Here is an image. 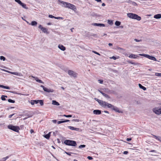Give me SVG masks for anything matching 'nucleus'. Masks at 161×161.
Returning a JSON list of instances; mask_svg holds the SVG:
<instances>
[{"label":"nucleus","mask_w":161,"mask_h":161,"mask_svg":"<svg viewBox=\"0 0 161 161\" xmlns=\"http://www.w3.org/2000/svg\"><path fill=\"white\" fill-rule=\"evenodd\" d=\"M69 120H66L64 121H59L57 122V123L58 124H59L62 123L69 122Z\"/></svg>","instance_id":"21"},{"label":"nucleus","mask_w":161,"mask_h":161,"mask_svg":"<svg viewBox=\"0 0 161 161\" xmlns=\"http://www.w3.org/2000/svg\"><path fill=\"white\" fill-rule=\"evenodd\" d=\"M153 137L155 139L161 142V137L159 136H157L155 135H152Z\"/></svg>","instance_id":"15"},{"label":"nucleus","mask_w":161,"mask_h":161,"mask_svg":"<svg viewBox=\"0 0 161 161\" xmlns=\"http://www.w3.org/2000/svg\"><path fill=\"white\" fill-rule=\"evenodd\" d=\"M52 121L53 123H55L57 122V120H52Z\"/></svg>","instance_id":"56"},{"label":"nucleus","mask_w":161,"mask_h":161,"mask_svg":"<svg viewBox=\"0 0 161 161\" xmlns=\"http://www.w3.org/2000/svg\"><path fill=\"white\" fill-rule=\"evenodd\" d=\"M128 151H125L123 153L124 154H128Z\"/></svg>","instance_id":"51"},{"label":"nucleus","mask_w":161,"mask_h":161,"mask_svg":"<svg viewBox=\"0 0 161 161\" xmlns=\"http://www.w3.org/2000/svg\"><path fill=\"white\" fill-rule=\"evenodd\" d=\"M0 87H2L3 88L6 89H9L10 88L8 86H5L2 85H0Z\"/></svg>","instance_id":"24"},{"label":"nucleus","mask_w":161,"mask_h":161,"mask_svg":"<svg viewBox=\"0 0 161 161\" xmlns=\"http://www.w3.org/2000/svg\"><path fill=\"white\" fill-rule=\"evenodd\" d=\"M129 57L130 58H136L138 57V56L136 55L131 54L129 56Z\"/></svg>","instance_id":"11"},{"label":"nucleus","mask_w":161,"mask_h":161,"mask_svg":"<svg viewBox=\"0 0 161 161\" xmlns=\"http://www.w3.org/2000/svg\"><path fill=\"white\" fill-rule=\"evenodd\" d=\"M134 40L136 42H140V41H142L141 40H138V39H134Z\"/></svg>","instance_id":"48"},{"label":"nucleus","mask_w":161,"mask_h":161,"mask_svg":"<svg viewBox=\"0 0 161 161\" xmlns=\"http://www.w3.org/2000/svg\"><path fill=\"white\" fill-rule=\"evenodd\" d=\"M14 114H10V115H9L8 116V117L9 118H10L12 117Z\"/></svg>","instance_id":"53"},{"label":"nucleus","mask_w":161,"mask_h":161,"mask_svg":"<svg viewBox=\"0 0 161 161\" xmlns=\"http://www.w3.org/2000/svg\"><path fill=\"white\" fill-rule=\"evenodd\" d=\"M38 27L39 29H41V30H42V29L44 28V27H43L41 25H40Z\"/></svg>","instance_id":"45"},{"label":"nucleus","mask_w":161,"mask_h":161,"mask_svg":"<svg viewBox=\"0 0 161 161\" xmlns=\"http://www.w3.org/2000/svg\"><path fill=\"white\" fill-rule=\"evenodd\" d=\"M52 103L53 105L56 106H58L60 105L59 103L55 100H53Z\"/></svg>","instance_id":"18"},{"label":"nucleus","mask_w":161,"mask_h":161,"mask_svg":"<svg viewBox=\"0 0 161 161\" xmlns=\"http://www.w3.org/2000/svg\"><path fill=\"white\" fill-rule=\"evenodd\" d=\"M93 113L96 115L100 114L101 113V111L99 110H95L93 111Z\"/></svg>","instance_id":"12"},{"label":"nucleus","mask_w":161,"mask_h":161,"mask_svg":"<svg viewBox=\"0 0 161 161\" xmlns=\"http://www.w3.org/2000/svg\"><path fill=\"white\" fill-rule=\"evenodd\" d=\"M92 52L93 53H94L96 54H97L98 55H100V54L98 53L97 52L95 51H93V50L92 51Z\"/></svg>","instance_id":"42"},{"label":"nucleus","mask_w":161,"mask_h":161,"mask_svg":"<svg viewBox=\"0 0 161 161\" xmlns=\"http://www.w3.org/2000/svg\"><path fill=\"white\" fill-rule=\"evenodd\" d=\"M5 97H7V96L3 95L1 97V98L2 100L5 101L6 100Z\"/></svg>","instance_id":"27"},{"label":"nucleus","mask_w":161,"mask_h":161,"mask_svg":"<svg viewBox=\"0 0 161 161\" xmlns=\"http://www.w3.org/2000/svg\"><path fill=\"white\" fill-rule=\"evenodd\" d=\"M128 62L129 63H130V64H132L135 65H137L138 64V63H136L135 62H132V61H128Z\"/></svg>","instance_id":"33"},{"label":"nucleus","mask_w":161,"mask_h":161,"mask_svg":"<svg viewBox=\"0 0 161 161\" xmlns=\"http://www.w3.org/2000/svg\"><path fill=\"white\" fill-rule=\"evenodd\" d=\"M153 112L157 114H161V107H156L153 109Z\"/></svg>","instance_id":"6"},{"label":"nucleus","mask_w":161,"mask_h":161,"mask_svg":"<svg viewBox=\"0 0 161 161\" xmlns=\"http://www.w3.org/2000/svg\"><path fill=\"white\" fill-rule=\"evenodd\" d=\"M15 1L17 3H18L20 5L22 3V2L20 0H15Z\"/></svg>","instance_id":"37"},{"label":"nucleus","mask_w":161,"mask_h":161,"mask_svg":"<svg viewBox=\"0 0 161 161\" xmlns=\"http://www.w3.org/2000/svg\"><path fill=\"white\" fill-rule=\"evenodd\" d=\"M85 147H86V145H80L79 146V148H82Z\"/></svg>","instance_id":"39"},{"label":"nucleus","mask_w":161,"mask_h":161,"mask_svg":"<svg viewBox=\"0 0 161 161\" xmlns=\"http://www.w3.org/2000/svg\"><path fill=\"white\" fill-rule=\"evenodd\" d=\"M42 30L44 33H47V30L44 27Z\"/></svg>","instance_id":"34"},{"label":"nucleus","mask_w":161,"mask_h":161,"mask_svg":"<svg viewBox=\"0 0 161 161\" xmlns=\"http://www.w3.org/2000/svg\"><path fill=\"white\" fill-rule=\"evenodd\" d=\"M119 58V56H117V57H116L114 56H113L112 57H110V59H113L114 60H116V59Z\"/></svg>","instance_id":"31"},{"label":"nucleus","mask_w":161,"mask_h":161,"mask_svg":"<svg viewBox=\"0 0 161 161\" xmlns=\"http://www.w3.org/2000/svg\"><path fill=\"white\" fill-rule=\"evenodd\" d=\"M49 17L51 18H55V17L52 15H48Z\"/></svg>","instance_id":"41"},{"label":"nucleus","mask_w":161,"mask_h":161,"mask_svg":"<svg viewBox=\"0 0 161 161\" xmlns=\"http://www.w3.org/2000/svg\"><path fill=\"white\" fill-rule=\"evenodd\" d=\"M104 112L105 113H108V111H104Z\"/></svg>","instance_id":"63"},{"label":"nucleus","mask_w":161,"mask_h":161,"mask_svg":"<svg viewBox=\"0 0 161 161\" xmlns=\"http://www.w3.org/2000/svg\"><path fill=\"white\" fill-rule=\"evenodd\" d=\"M138 85L139 87L140 88L142 89L144 91H145L146 90V88L145 87L142 86L141 84H139Z\"/></svg>","instance_id":"22"},{"label":"nucleus","mask_w":161,"mask_h":161,"mask_svg":"<svg viewBox=\"0 0 161 161\" xmlns=\"http://www.w3.org/2000/svg\"><path fill=\"white\" fill-rule=\"evenodd\" d=\"M68 128L69 129H70L72 130H77L78 129V128H75V127H74L73 126H68Z\"/></svg>","instance_id":"23"},{"label":"nucleus","mask_w":161,"mask_h":161,"mask_svg":"<svg viewBox=\"0 0 161 161\" xmlns=\"http://www.w3.org/2000/svg\"><path fill=\"white\" fill-rule=\"evenodd\" d=\"M58 2L64 5L63 6L65 8H68L71 9L74 11H76V6L73 4L60 0H58Z\"/></svg>","instance_id":"1"},{"label":"nucleus","mask_w":161,"mask_h":161,"mask_svg":"<svg viewBox=\"0 0 161 161\" xmlns=\"http://www.w3.org/2000/svg\"><path fill=\"white\" fill-rule=\"evenodd\" d=\"M8 101L9 103H15V101L14 100H12L11 99H8Z\"/></svg>","instance_id":"36"},{"label":"nucleus","mask_w":161,"mask_h":161,"mask_svg":"<svg viewBox=\"0 0 161 161\" xmlns=\"http://www.w3.org/2000/svg\"><path fill=\"white\" fill-rule=\"evenodd\" d=\"M58 47L62 51H64L66 49V48L63 45H62L59 44L58 45Z\"/></svg>","instance_id":"13"},{"label":"nucleus","mask_w":161,"mask_h":161,"mask_svg":"<svg viewBox=\"0 0 161 161\" xmlns=\"http://www.w3.org/2000/svg\"><path fill=\"white\" fill-rule=\"evenodd\" d=\"M94 25L97 26H105V25L103 24L94 23Z\"/></svg>","instance_id":"26"},{"label":"nucleus","mask_w":161,"mask_h":161,"mask_svg":"<svg viewBox=\"0 0 161 161\" xmlns=\"http://www.w3.org/2000/svg\"><path fill=\"white\" fill-rule=\"evenodd\" d=\"M24 127V125H21L20 126V127L21 128H23V127Z\"/></svg>","instance_id":"57"},{"label":"nucleus","mask_w":161,"mask_h":161,"mask_svg":"<svg viewBox=\"0 0 161 161\" xmlns=\"http://www.w3.org/2000/svg\"><path fill=\"white\" fill-rule=\"evenodd\" d=\"M23 8H24L27 9L28 8V7H26V4L22 3L20 5Z\"/></svg>","instance_id":"25"},{"label":"nucleus","mask_w":161,"mask_h":161,"mask_svg":"<svg viewBox=\"0 0 161 161\" xmlns=\"http://www.w3.org/2000/svg\"><path fill=\"white\" fill-rule=\"evenodd\" d=\"M37 24V22L35 21H32L31 22V25L33 26L36 25Z\"/></svg>","instance_id":"30"},{"label":"nucleus","mask_w":161,"mask_h":161,"mask_svg":"<svg viewBox=\"0 0 161 161\" xmlns=\"http://www.w3.org/2000/svg\"><path fill=\"white\" fill-rule=\"evenodd\" d=\"M64 143L65 144L69 146L75 147L77 145V144L75 141L70 140H65L64 141Z\"/></svg>","instance_id":"3"},{"label":"nucleus","mask_w":161,"mask_h":161,"mask_svg":"<svg viewBox=\"0 0 161 161\" xmlns=\"http://www.w3.org/2000/svg\"><path fill=\"white\" fill-rule=\"evenodd\" d=\"M99 82L101 84H103V80H98Z\"/></svg>","instance_id":"47"},{"label":"nucleus","mask_w":161,"mask_h":161,"mask_svg":"<svg viewBox=\"0 0 161 161\" xmlns=\"http://www.w3.org/2000/svg\"><path fill=\"white\" fill-rule=\"evenodd\" d=\"M55 19H63V18L62 17H55Z\"/></svg>","instance_id":"44"},{"label":"nucleus","mask_w":161,"mask_h":161,"mask_svg":"<svg viewBox=\"0 0 161 161\" xmlns=\"http://www.w3.org/2000/svg\"><path fill=\"white\" fill-rule=\"evenodd\" d=\"M154 18L157 19H158L161 18V14H158L156 15H155L154 16Z\"/></svg>","instance_id":"17"},{"label":"nucleus","mask_w":161,"mask_h":161,"mask_svg":"<svg viewBox=\"0 0 161 161\" xmlns=\"http://www.w3.org/2000/svg\"><path fill=\"white\" fill-rule=\"evenodd\" d=\"M37 103H39L41 106H42L43 105V104H44L43 100H37Z\"/></svg>","instance_id":"20"},{"label":"nucleus","mask_w":161,"mask_h":161,"mask_svg":"<svg viewBox=\"0 0 161 161\" xmlns=\"http://www.w3.org/2000/svg\"><path fill=\"white\" fill-rule=\"evenodd\" d=\"M108 45H109V46H112V45H113V44H112V43H109L108 44Z\"/></svg>","instance_id":"60"},{"label":"nucleus","mask_w":161,"mask_h":161,"mask_svg":"<svg viewBox=\"0 0 161 161\" xmlns=\"http://www.w3.org/2000/svg\"><path fill=\"white\" fill-rule=\"evenodd\" d=\"M126 140L127 141H130L131 140V138H127Z\"/></svg>","instance_id":"52"},{"label":"nucleus","mask_w":161,"mask_h":161,"mask_svg":"<svg viewBox=\"0 0 161 161\" xmlns=\"http://www.w3.org/2000/svg\"><path fill=\"white\" fill-rule=\"evenodd\" d=\"M108 23L110 24H113L112 21L111 20H108Z\"/></svg>","instance_id":"50"},{"label":"nucleus","mask_w":161,"mask_h":161,"mask_svg":"<svg viewBox=\"0 0 161 161\" xmlns=\"http://www.w3.org/2000/svg\"><path fill=\"white\" fill-rule=\"evenodd\" d=\"M150 152H155V153H156V151L154 150H152L150 151Z\"/></svg>","instance_id":"55"},{"label":"nucleus","mask_w":161,"mask_h":161,"mask_svg":"<svg viewBox=\"0 0 161 161\" xmlns=\"http://www.w3.org/2000/svg\"><path fill=\"white\" fill-rule=\"evenodd\" d=\"M8 128L16 132H18L20 128L19 126L9 125L8 126Z\"/></svg>","instance_id":"4"},{"label":"nucleus","mask_w":161,"mask_h":161,"mask_svg":"<svg viewBox=\"0 0 161 161\" xmlns=\"http://www.w3.org/2000/svg\"><path fill=\"white\" fill-rule=\"evenodd\" d=\"M127 16L129 18L136 19L138 21H140L141 19V18L136 14L132 13H129L127 14Z\"/></svg>","instance_id":"2"},{"label":"nucleus","mask_w":161,"mask_h":161,"mask_svg":"<svg viewBox=\"0 0 161 161\" xmlns=\"http://www.w3.org/2000/svg\"><path fill=\"white\" fill-rule=\"evenodd\" d=\"M95 99L98 102V101L99 102H100V101H99L100 100H98V99H97V98H95Z\"/></svg>","instance_id":"64"},{"label":"nucleus","mask_w":161,"mask_h":161,"mask_svg":"<svg viewBox=\"0 0 161 161\" xmlns=\"http://www.w3.org/2000/svg\"><path fill=\"white\" fill-rule=\"evenodd\" d=\"M47 25H52V23H47Z\"/></svg>","instance_id":"59"},{"label":"nucleus","mask_w":161,"mask_h":161,"mask_svg":"<svg viewBox=\"0 0 161 161\" xmlns=\"http://www.w3.org/2000/svg\"><path fill=\"white\" fill-rule=\"evenodd\" d=\"M108 108H111L112 109L114 106L112 105L111 104L108 103L107 104V106Z\"/></svg>","instance_id":"28"},{"label":"nucleus","mask_w":161,"mask_h":161,"mask_svg":"<svg viewBox=\"0 0 161 161\" xmlns=\"http://www.w3.org/2000/svg\"><path fill=\"white\" fill-rule=\"evenodd\" d=\"M63 116L65 117H72V115H66L65 114H64L63 115Z\"/></svg>","instance_id":"38"},{"label":"nucleus","mask_w":161,"mask_h":161,"mask_svg":"<svg viewBox=\"0 0 161 161\" xmlns=\"http://www.w3.org/2000/svg\"><path fill=\"white\" fill-rule=\"evenodd\" d=\"M8 158V156H7L4 158L5 160L7 159Z\"/></svg>","instance_id":"58"},{"label":"nucleus","mask_w":161,"mask_h":161,"mask_svg":"<svg viewBox=\"0 0 161 161\" xmlns=\"http://www.w3.org/2000/svg\"><path fill=\"white\" fill-rule=\"evenodd\" d=\"M40 86L42 88L44 91L47 92H54V90L53 89H48L47 88L45 87L43 85H41Z\"/></svg>","instance_id":"8"},{"label":"nucleus","mask_w":161,"mask_h":161,"mask_svg":"<svg viewBox=\"0 0 161 161\" xmlns=\"http://www.w3.org/2000/svg\"><path fill=\"white\" fill-rule=\"evenodd\" d=\"M120 24L121 22L118 21H116L115 22V25L117 26L120 25Z\"/></svg>","instance_id":"32"},{"label":"nucleus","mask_w":161,"mask_h":161,"mask_svg":"<svg viewBox=\"0 0 161 161\" xmlns=\"http://www.w3.org/2000/svg\"><path fill=\"white\" fill-rule=\"evenodd\" d=\"M102 6H105V4L104 3H103L102 4Z\"/></svg>","instance_id":"61"},{"label":"nucleus","mask_w":161,"mask_h":161,"mask_svg":"<svg viewBox=\"0 0 161 161\" xmlns=\"http://www.w3.org/2000/svg\"><path fill=\"white\" fill-rule=\"evenodd\" d=\"M34 132V131L33 129H31L30 130V133L31 134L32 133H33Z\"/></svg>","instance_id":"54"},{"label":"nucleus","mask_w":161,"mask_h":161,"mask_svg":"<svg viewBox=\"0 0 161 161\" xmlns=\"http://www.w3.org/2000/svg\"><path fill=\"white\" fill-rule=\"evenodd\" d=\"M68 73L69 75H70L71 76H72L75 78L76 77L77 75V74L76 73L70 70H69L68 71Z\"/></svg>","instance_id":"7"},{"label":"nucleus","mask_w":161,"mask_h":161,"mask_svg":"<svg viewBox=\"0 0 161 161\" xmlns=\"http://www.w3.org/2000/svg\"><path fill=\"white\" fill-rule=\"evenodd\" d=\"M8 72L12 74L18 75V76H23L22 74L21 73H19L18 72Z\"/></svg>","instance_id":"10"},{"label":"nucleus","mask_w":161,"mask_h":161,"mask_svg":"<svg viewBox=\"0 0 161 161\" xmlns=\"http://www.w3.org/2000/svg\"><path fill=\"white\" fill-rule=\"evenodd\" d=\"M103 96L104 97H105L106 98H110V97L108 95H107L105 93L103 94Z\"/></svg>","instance_id":"35"},{"label":"nucleus","mask_w":161,"mask_h":161,"mask_svg":"<svg viewBox=\"0 0 161 161\" xmlns=\"http://www.w3.org/2000/svg\"><path fill=\"white\" fill-rule=\"evenodd\" d=\"M100 92L103 95V94H104V93L103 92L101 91H100Z\"/></svg>","instance_id":"62"},{"label":"nucleus","mask_w":161,"mask_h":161,"mask_svg":"<svg viewBox=\"0 0 161 161\" xmlns=\"http://www.w3.org/2000/svg\"><path fill=\"white\" fill-rule=\"evenodd\" d=\"M73 121L75 122H79V120L78 119H74L73 120Z\"/></svg>","instance_id":"49"},{"label":"nucleus","mask_w":161,"mask_h":161,"mask_svg":"<svg viewBox=\"0 0 161 161\" xmlns=\"http://www.w3.org/2000/svg\"><path fill=\"white\" fill-rule=\"evenodd\" d=\"M30 103L32 105H34L35 104H37V100H31V101Z\"/></svg>","instance_id":"19"},{"label":"nucleus","mask_w":161,"mask_h":161,"mask_svg":"<svg viewBox=\"0 0 161 161\" xmlns=\"http://www.w3.org/2000/svg\"><path fill=\"white\" fill-rule=\"evenodd\" d=\"M87 158L89 159V160H92L93 159V158L92 157L89 156L87 157Z\"/></svg>","instance_id":"46"},{"label":"nucleus","mask_w":161,"mask_h":161,"mask_svg":"<svg viewBox=\"0 0 161 161\" xmlns=\"http://www.w3.org/2000/svg\"><path fill=\"white\" fill-rule=\"evenodd\" d=\"M0 59H1V60H3V61H4L5 60V57H4L3 56H1L0 57Z\"/></svg>","instance_id":"40"},{"label":"nucleus","mask_w":161,"mask_h":161,"mask_svg":"<svg viewBox=\"0 0 161 161\" xmlns=\"http://www.w3.org/2000/svg\"><path fill=\"white\" fill-rule=\"evenodd\" d=\"M139 55L141 56H143L146 58H148L152 60H153L155 61H157V59L155 57L150 56L149 55H147V54H144V53L140 54H139Z\"/></svg>","instance_id":"5"},{"label":"nucleus","mask_w":161,"mask_h":161,"mask_svg":"<svg viewBox=\"0 0 161 161\" xmlns=\"http://www.w3.org/2000/svg\"><path fill=\"white\" fill-rule=\"evenodd\" d=\"M32 77L34 78L37 82H38L39 83H43V82H42V80H41L38 79V78L37 77L33 76H32Z\"/></svg>","instance_id":"14"},{"label":"nucleus","mask_w":161,"mask_h":161,"mask_svg":"<svg viewBox=\"0 0 161 161\" xmlns=\"http://www.w3.org/2000/svg\"><path fill=\"white\" fill-rule=\"evenodd\" d=\"M100 102L98 101V102L99 104H100L101 105L103 106L104 107H106L107 106V104L108 103H107L104 102L101 100L99 101Z\"/></svg>","instance_id":"9"},{"label":"nucleus","mask_w":161,"mask_h":161,"mask_svg":"<svg viewBox=\"0 0 161 161\" xmlns=\"http://www.w3.org/2000/svg\"><path fill=\"white\" fill-rule=\"evenodd\" d=\"M155 75L158 76H161V73H156Z\"/></svg>","instance_id":"43"},{"label":"nucleus","mask_w":161,"mask_h":161,"mask_svg":"<svg viewBox=\"0 0 161 161\" xmlns=\"http://www.w3.org/2000/svg\"><path fill=\"white\" fill-rule=\"evenodd\" d=\"M50 133H49L48 134H47L44 137L45 138H46L47 139H49L50 137Z\"/></svg>","instance_id":"29"},{"label":"nucleus","mask_w":161,"mask_h":161,"mask_svg":"<svg viewBox=\"0 0 161 161\" xmlns=\"http://www.w3.org/2000/svg\"><path fill=\"white\" fill-rule=\"evenodd\" d=\"M113 110H114L116 112H118L119 113H120V111H119V108L116 107H115L114 106L112 109Z\"/></svg>","instance_id":"16"}]
</instances>
